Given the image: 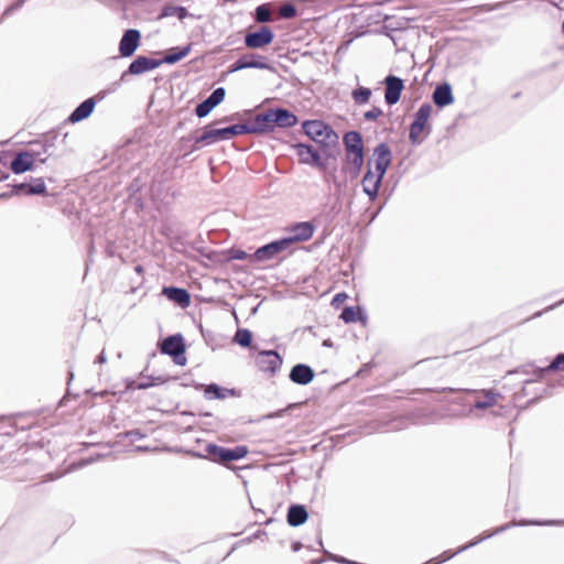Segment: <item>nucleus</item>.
Wrapping results in <instances>:
<instances>
[{
	"mask_svg": "<svg viewBox=\"0 0 564 564\" xmlns=\"http://www.w3.org/2000/svg\"><path fill=\"white\" fill-rule=\"evenodd\" d=\"M484 394L482 399H477L475 401V408L479 410H485L496 404L498 393L492 392L491 390H482Z\"/></svg>",
	"mask_w": 564,
	"mask_h": 564,
	"instance_id": "nucleus-31",
	"label": "nucleus"
},
{
	"mask_svg": "<svg viewBox=\"0 0 564 564\" xmlns=\"http://www.w3.org/2000/svg\"><path fill=\"white\" fill-rule=\"evenodd\" d=\"M541 314H542L541 312H538L534 314V316L536 317V316H540Z\"/></svg>",
	"mask_w": 564,
	"mask_h": 564,
	"instance_id": "nucleus-52",
	"label": "nucleus"
},
{
	"mask_svg": "<svg viewBox=\"0 0 564 564\" xmlns=\"http://www.w3.org/2000/svg\"><path fill=\"white\" fill-rule=\"evenodd\" d=\"M131 441H138L144 437V435L139 430H133L127 433Z\"/></svg>",
	"mask_w": 564,
	"mask_h": 564,
	"instance_id": "nucleus-41",
	"label": "nucleus"
},
{
	"mask_svg": "<svg viewBox=\"0 0 564 564\" xmlns=\"http://www.w3.org/2000/svg\"><path fill=\"white\" fill-rule=\"evenodd\" d=\"M141 34L135 29H129L124 31L120 43L119 53L122 57H130L133 55L140 44Z\"/></svg>",
	"mask_w": 564,
	"mask_h": 564,
	"instance_id": "nucleus-13",
	"label": "nucleus"
},
{
	"mask_svg": "<svg viewBox=\"0 0 564 564\" xmlns=\"http://www.w3.org/2000/svg\"><path fill=\"white\" fill-rule=\"evenodd\" d=\"M296 13L297 11L295 6L290 1L282 3L279 9V14L283 19H292L296 15Z\"/></svg>",
	"mask_w": 564,
	"mask_h": 564,
	"instance_id": "nucleus-38",
	"label": "nucleus"
},
{
	"mask_svg": "<svg viewBox=\"0 0 564 564\" xmlns=\"http://www.w3.org/2000/svg\"><path fill=\"white\" fill-rule=\"evenodd\" d=\"M307 518L308 513L302 505H292L288 510L286 520L291 527L302 525Z\"/></svg>",
	"mask_w": 564,
	"mask_h": 564,
	"instance_id": "nucleus-27",
	"label": "nucleus"
},
{
	"mask_svg": "<svg viewBox=\"0 0 564 564\" xmlns=\"http://www.w3.org/2000/svg\"><path fill=\"white\" fill-rule=\"evenodd\" d=\"M254 19L259 23H267L271 21V11L267 4H261L256 8Z\"/></svg>",
	"mask_w": 564,
	"mask_h": 564,
	"instance_id": "nucleus-37",
	"label": "nucleus"
},
{
	"mask_svg": "<svg viewBox=\"0 0 564 564\" xmlns=\"http://www.w3.org/2000/svg\"><path fill=\"white\" fill-rule=\"evenodd\" d=\"M226 90L224 87H218L195 108V113L198 118L206 117L216 106H218L225 98Z\"/></svg>",
	"mask_w": 564,
	"mask_h": 564,
	"instance_id": "nucleus-12",
	"label": "nucleus"
},
{
	"mask_svg": "<svg viewBox=\"0 0 564 564\" xmlns=\"http://www.w3.org/2000/svg\"><path fill=\"white\" fill-rule=\"evenodd\" d=\"M8 177H9L8 175H3V174H2L1 180H2V181H4V180H7Z\"/></svg>",
	"mask_w": 564,
	"mask_h": 564,
	"instance_id": "nucleus-50",
	"label": "nucleus"
},
{
	"mask_svg": "<svg viewBox=\"0 0 564 564\" xmlns=\"http://www.w3.org/2000/svg\"><path fill=\"white\" fill-rule=\"evenodd\" d=\"M135 270H137V272H140L141 271V267H137Z\"/></svg>",
	"mask_w": 564,
	"mask_h": 564,
	"instance_id": "nucleus-51",
	"label": "nucleus"
},
{
	"mask_svg": "<svg viewBox=\"0 0 564 564\" xmlns=\"http://www.w3.org/2000/svg\"><path fill=\"white\" fill-rule=\"evenodd\" d=\"M361 314H362V311L357 307H352V306H347L345 307L341 313H340V318L345 322V323H354L356 322L358 318H361Z\"/></svg>",
	"mask_w": 564,
	"mask_h": 564,
	"instance_id": "nucleus-35",
	"label": "nucleus"
},
{
	"mask_svg": "<svg viewBox=\"0 0 564 564\" xmlns=\"http://www.w3.org/2000/svg\"><path fill=\"white\" fill-rule=\"evenodd\" d=\"M248 454L246 446L239 445L234 448H226L214 443H209L205 447V454L191 452L193 457L210 459L214 463L225 464L228 462L239 460Z\"/></svg>",
	"mask_w": 564,
	"mask_h": 564,
	"instance_id": "nucleus-1",
	"label": "nucleus"
},
{
	"mask_svg": "<svg viewBox=\"0 0 564 564\" xmlns=\"http://www.w3.org/2000/svg\"><path fill=\"white\" fill-rule=\"evenodd\" d=\"M240 124L242 134L265 133L273 130L268 111L264 113H259L251 122Z\"/></svg>",
	"mask_w": 564,
	"mask_h": 564,
	"instance_id": "nucleus-17",
	"label": "nucleus"
},
{
	"mask_svg": "<svg viewBox=\"0 0 564 564\" xmlns=\"http://www.w3.org/2000/svg\"><path fill=\"white\" fill-rule=\"evenodd\" d=\"M347 295L345 293H338L335 297H334V301H341L343 299H346Z\"/></svg>",
	"mask_w": 564,
	"mask_h": 564,
	"instance_id": "nucleus-47",
	"label": "nucleus"
},
{
	"mask_svg": "<svg viewBox=\"0 0 564 564\" xmlns=\"http://www.w3.org/2000/svg\"><path fill=\"white\" fill-rule=\"evenodd\" d=\"M21 7V2H17L14 6L8 8L3 13L2 15L4 14H10L14 9H18Z\"/></svg>",
	"mask_w": 564,
	"mask_h": 564,
	"instance_id": "nucleus-43",
	"label": "nucleus"
},
{
	"mask_svg": "<svg viewBox=\"0 0 564 564\" xmlns=\"http://www.w3.org/2000/svg\"><path fill=\"white\" fill-rule=\"evenodd\" d=\"M321 562H322V561H321V560H318V561L313 562V564H319Z\"/></svg>",
	"mask_w": 564,
	"mask_h": 564,
	"instance_id": "nucleus-53",
	"label": "nucleus"
},
{
	"mask_svg": "<svg viewBox=\"0 0 564 564\" xmlns=\"http://www.w3.org/2000/svg\"><path fill=\"white\" fill-rule=\"evenodd\" d=\"M380 116H382V110L379 107H373L372 109H370L364 113V118L367 121H375Z\"/></svg>",
	"mask_w": 564,
	"mask_h": 564,
	"instance_id": "nucleus-39",
	"label": "nucleus"
},
{
	"mask_svg": "<svg viewBox=\"0 0 564 564\" xmlns=\"http://www.w3.org/2000/svg\"><path fill=\"white\" fill-rule=\"evenodd\" d=\"M245 68L271 69V66L264 56L251 53L242 55L231 64L229 73H235Z\"/></svg>",
	"mask_w": 564,
	"mask_h": 564,
	"instance_id": "nucleus-8",
	"label": "nucleus"
},
{
	"mask_svg": "<svg viewBox=\"0 0 564 564\" xmlns=\"http://www.w3.org/2000/svg\"><path fill=\"white\" fill-rule=\"evenodd\" d=\"M547 522H553L550 525L564 523V521L562 522V521H553V520H549Z\"/></svg>",
	"mask_w": 564,
	"mask_h": 564,
	"instance_id": "nucleus-48",
	"label": "nucleus"
},
{
	"mask_svg": "<svg viewBox=\"0 0 564 564\" xmlns=\"http://www.w3.org/2000/svg\"><path fill=\"white\" fill-rule=\"evenodd\" d=\"M13 195H46V185L42 177L33 178V183L7 184L2 188V198Z\"/></svg>",
	"mask_w": 564,
	"mask_h": 564,
	"instance_id": "nucleus-5",
	"label": "nucleus"
},
{
	"mask_svg": "<svg viewBox=\"0 0 564 564\" xmlns=\"http://www.w3.org/2000/svg\"><path fill=\"white\" fill-rule=\"evenodd\" d=\"M388 167L383 166V165H376L375 164V170L373 173L377 177H380V180L382 181L386 172H387Z\"/></svg>",
	"mask_w": 564,
	"mask_h": 564,
	"instance_id": "nucleus-40",
	"label": "nucleus"
},
{
	"mask_svg": "<svg viewBox=\"0 0 564 564\" xmlns=\"http://www.w3.org/2000/svg\"><path fill=\"white\" fill-rule=\"evenodd\" d=\"M432 112V106L430 104H423L417 109L414 116V120L410 126L409 139L412 144H419L421 142V133L427 124V120Z\"/></svg>",
	"mask_w": 564,
	"mask_h": 564,
	"instance_id": "nucleus-7",
	"label": "nucleus"
},
{
	"mask_svg": "<svg viewBox=\"0 0 564 564\" xmlns=\"http://www.w3.org/2000/svg\"><path fill=\"white\" fill-rule=\"evenodd\" d=\"M95 99L88 98L84 100L79 106L75 108V110L69 115L68 120L73 123L79 122L86 118H88L95 108Z\"/></svg>",
	"mask_w": 564,
	"mask_h": 564,
	"instance_id": "nucleus-24",
	"label": "nucleus"
},
{
	"mask_svg": "<svg viewBox=\"0 0 564 564\" xmlns=\"http://www.w3.org/2000/svg\"><path fill=\"white\" fill-rule=\"evenodd\" d=\"M274 34L268 26H262L259 31L247 33L245 44L249 48H261L272 43Z\"/></svg>",
	"mask_w": 564,
	"mask_h": 564,
	"instance_id": "nucleus-11",
	"label": "nucleus"
},
{
	"mask_svg": "<svg viewBox=\"0 0 564 564\" xmlns=\"http://www.w3.org/2000/svg\"><path fill=\"white\" fill-rule=\"evenodd\" d=\"M346 154L364 152L361 134L357 131H348L343 138Z\"/></svg>",
	"mask_w": 564,
	"mask_h": 564,
	"instance_id": "nucleus-26",
	"label": "nucleus"
},
{
	"mask_svg": "<svg viewBox=\"0 0 564 564\" xmlns=\"http://www.w3.org/2000/svg\"><path fill=\"white\" fill-rule=\"evenodd\" d=\"M162 293L172 302L176 303L181 307L185 308L191 304L189 293L182 288L165 286Z\"/></svg>",
	"mask_w": 564,
	"mask_h": 564,
	"instance_id": "nucleus-22",
	"label": "nucleus"
},
{
	"mask_svg": "<svg viewBox=\"0 0 564 564\" xmlns=\"http://www.w3.org/2000/svg\"><path fill=\"white\" fill-rule=\"evenodd\" d=\"M290 236L285 240H290V246L294 242L307 241L314 234V226L310 221L297 223L290 228Z\"/></svg>",
	"mask_w": 564,
	"mask_h": 564,
	"instance_id": "nucleus-19",
	"label": "nucleus"
},
{
	"mask_svg": "<svg viewBox=\"0 0 564 564\" xmlns=\"http://www.w3.org/2000/svg\"><path fill=\"white\" fill-rule=\"evenodd\" d=\"M301 549H302V543L301 542H294L292 544L293 552H299Z\"/></svg>",
	"mask_w": 564,
	"mask_h": 564,
	"instance_id": "nucleus-44",
	"label": "nucleus"
},
{
	"mask_svg": "<svg viewBox=\"0 0 564 564\" xmlns=\"http://www.w3.org/2000/svg\"><path fill=\"white\" fill-rule=\"evenodd\" d=\"M556 370H564V352L556 355L547 366L535 367L533 369V375L536 379H542L545 373Z\"/></svg>",
	"mask_w": 564,
	"mask_h": 564,
	"instance_id": "nucleus-28",
	"label": "nucleus"
},
{
	"mask_svg": "<svg viewBox=\"0 0 564 564\" xmlns=\"http://www.w3.org/2000/svg\"><path fill=\"white\" fill-rule=\"evenodd\" d=\"M248 257H249L248 253L246 251H241V250L236 251L234 254V259H237V260H245Z\"/></svg>",
	"mask_w": 564,
	"mask_h": 564,
	"instance_id": "nucleus-42",
	"label": "nucleus"
},
{
	"mask_svg": "<svg viewBox=\"0 0 564 564\" xmlns=\"http://www.w3.org/2000/svg\"><path fill=\"white\" fill-rule=\"evenodd\" d=\"M227 390L221 389L216 383H210L205 386L204 388V394L207 399L214 400V399H224L226 397Z\"/></svg>",
	"mask_w": 564,
	"mask_h": 564,
	"instance_id": "nucleus-34",
	"label": "nucleus"
},
{
	"mask_svg": "<svg viewBox=\"0 0 564 564\" xmlns=\"http://www.w3.org/2000/svg\"><path fill=\"white\" fill-rule=\"evenodd\" d=\"M42 148L43 152L32 148L26 151L17 153V155L10 163L11 171L15 174H21L26 171H30L35 162L45 163L47 158H42V154L47 153V147L43 145Z\"/></svg>",
	"mask_w": 564,
	"mask_h": 564,
	"instance_id": "nucleus-3",
	"label": "nucleus"
},
{
	"mask_svg": "<svg viewBox=\"0 0 564 564\" xmlns=\"http://www.w3.org/2000/svg\"><path fill=\"white\" fill-rule=\"evenodd\" d=\"M184 351L185 344L181 334L171 335L164 338L161 344V352L173 357L177 365H185Z\"/></svg>",
	"mask_w": 564,
	"mask_h": 564,
	"instance_id": "nucleus-6",
	"label": "nucleus"
},
{
	"mask_svg": "<svg viewBox=\"0 0 564 564\" xmlns=\"http://www.w3.org/2000/svg\"><path fill=\"white\" fill-rule=\"evenodd\" d=\"M163 15L164 17L175 15V17L178 18V20L182 21V20H184L185 18L188 17V11L184 7L170 6V7H165L164 8Z\"/></svg>",
	"mask_w": 564,
	"mask_h": 564,
	"instance_id": "nucleus-36",
	"label": "nucleus"
},
{
	"mask_svg": "<svg viewBox=\"0 0 564 564\" xmlns=\"http://www.w3.org/2000/svg\"><path fill=\"white\" fill-rule=\"evenodd\" d=\"M256 362L261 371L275 373L282 365V358L275 350H263L257 355Z\"/></svg>",
	"mask_w": 564,
	"mask_h": 564,
	"instance_id": "nucleus-10",
	"label": "nucleus"
},
{
	"mask_svg": "<svg viewBox=\"0 0 564 564\" xmlns=\"http://www.w3.org/2000/svg\"><path fill=\"white\" fill-rule=\"evenodd\" d=\"M372 91L367 87H358L352 90L351 97L356 105H365L370 100Z\"/></svg>",
	"mask_w": 564,
	"mask_h": 564,
	"instance_id": "nucleus-32",
	"label": "nucleus"
},
{
	"mask_svg": "<svg viewBox=\"0 0 564 564\" xmlns=\"http://www.w3.org/2000/svg\"><path fill=\"white\" fill-rule=\"evenodd\" d=\"M302 128L305 134L316 143L329 147L338 142V134L322 120H306Z\"/></svg>",
	"mask_w": 564,
	"mask_h": 564,
	"instance_id": "nucleus-2",
	"label": "nucleus"
},
{
	"mask_svg": "<svg viewBox=\"0 0 564 564\" xmlns=\"http://www.w3.org/2000/svg\"><path fill=\"white\" fill-rule=\"evenodd\" d=\"M162 65L159 59L150 58L148 56H138L129 65L128 69L121 74L120 80H126L128 75H141L145 72L153 70Z\"/></svg>",
	"mask_w": 564,
	"mask_h": 564,
	"instance_id": "nucleus-9",
	"label": "nucleus"
},
{
	"mask_svg": "<svg viewBox=\"0 0 564 564\" xmlns=\"http://www.w3.org/2000/svg\"><path fill=\"white\" fill-rule=\"evenodd\" d=\"M272 129L274 126L291 128L297 123V117L288 109L276 108L268 110Z\"/></svg>",
	"mask_w": 564,
	"mask_h": 564,
	"instance_id": "nucleus-16",
	"label": "nucleus"
},
{
	"mask_svg": "<svg viewBox=\"0 0 564 564\" xmlns=\"http://www.w3.org/2000/svg\"><path fill=\"white\" fill-rule=\"evenodd\" d=\"M106 360H107V359H106V355H105V352L102 351V352L97 357V361H98L99 364H104V362H106Z\"/></svg>",
	"mask_w": 564,
	"mask_h": 564,
	"instance_id": "nucleus-45",
	"label": "nucleus"
},
{
	"mask_svg": "<svg viewBox=\"0 0 564 564\" xmlns=\"http://www.w3.org/2000/svg\"><path fill=\"white\" fill-rule=\"evenodd\" d=\"M234 341L241 347H250L252 333L247 328H239L234 336Z\"/></svg>",
	"mask_w": 564,
	"mask_h": 564,
	"instance_id": "nucleus-33",
	"label": "nucleus"
},
{
	"mask_svg": "<svg viewBox=\"0 0 564 564\" xmlns=\"http://www.w3.org/2000/svg\"><path fill=\"white\" fill-rule=\"evenodd\" d=\"M241 124H234L226 128L206 127L203 133L195 139L196 143L213 144L217 141L230 140L232 137L242 134Z\"/></svg>",
	"mask_w": 564,
	"mask_h": 564,
	"instance_id": "nucleus-4",
	"label": "nucleus"
},
{
	"mask_svg": "<svg viewBox=\"0 0 564 564\" xmlns=\"http://www.w3.org/2000/svg\"><path fill=\"white\" fill-rule=\"evenodd\" d=\"M433 102L440 107H446L454 102L452 87L448 83L437 85L432 95Z\"/></svg>",
	"mask_w": 564,
	"mask_h": 564,
	"instance_id": "nucleus-23",
	"label": "nucleus"
},
{
	"mask_svg": "<svg viewBox=\"0 0 564 564\" xmlns=\"http://www.w3.org/2000/svg\"><path fill=\"white\" fill-rule=\"evenodd\" d=\"M290 247V240L284 238L272 241L257 249L253 257L258 261H265L272 259L276 253L286 250Z\"/></svg>",
	"mask_w": 564,
	"mask_h": 564,
	"instance_id": "nucleus-14",
	"label": "nucleus"
},
{
	"mask_svg": "<svg viewBox=\"0 0 564 564\" xmlns=\"http://www.w3.org/2000/svg\"><path fill=\"white\" fill-rule=\"evenodd\" d=\"M386 90L384 100L392 106L400 100L401 93L404 88L403 80L394 75H389L384 79Z\"/></svg>",
	"mask_w": 564,
	"mask_h": 564,
	"instance_id": "nucleus-15",
	"label": "nucleus"
},
{
	"mask_svg": "<svg viewBox=\"0 0 564 564\" xmlns=\"http://www.w3.org/2000/svg\"><path fill=\"white\" fill-rule=\"evenodd\" d=\"M229 118L228 117H224V119L219 120L218 122H225L227 121Z\"/></svg>",
	"mask_w": 564,
	"mask_h": 564,
	"instance_id": "nucleus-49",
	"label": "nucleus"
},
{
	"mask_svg": "<svg viewBox=\"0 0 564 564\" xmlns=\"http://www.w3.org/2000/svg\"><path fill=\"white\" fill-rule=\"evenodd\" d=\"M152 384L150 382H140L138 384V389H147L149 387H151Z\"/></svg>",
	"mask_w": 564,
	"mask_h": 564,
	"instance_id": "nucleus-46",
	"label": "nucleus"
},
{
	"mask_svg": "<svg viewBox=\"0 0 564 564\" xmlns=\"http://www.w3.org/2000/svg\"><path fill=\"white\" fill-rule=\"evenodd\" d=\"M289 378L296 384L306 386L314 379V371L305 364H297L292 367Z\"/></svg>",
	"mask_w": 564,
	"mask_h": 564,
	"instance_id": "nucleus-20",
	"label": "nucleus"
},
{
	"mask_svg": "<svg viewBox=\"0 0 564 564\" xmlns=\"http://www.w3.org/2000/svg\"><path fill=\"white\" fill-rule=\"evenodd\" d=\"M380 177H377L370 166V163L368 164L367 173L365 174L362 178V189L364 192L369 196V199L373 202L378 196V191L381 185Z\"/></svg>",
	"mask_w": 564,
	"mask_h": 564,
	"instance_id": "nucleus-21",
	"label": "nucleus"
},
{
	"mask_svg": "<svg viewBox=\"0 0 564 564\" xmlns=\"http://www.w3.org/2000/svg\"><path fill=\"white\" fill-rule=\"evenodd\" d=\"M373 155L376 165H383L389 167L391 164V151L386 143H380L377 145Z\"/></svg>",
	"mask_w": 564,
	"mask_h": 564,
	"instance_id": "nucleus-30",
	"label": "nucleus"
},
{
	"mask_svg": "<svg viewBox=\"0 0 564 564\" xmlns=\"http://www.w3.org/2000/svg\"><path fill=\"white\" fill-rule=\"evenodd\" d=\"M299 160L303 164H313L317 167H323L321 154L310 144L297 143L293 145Z\"/></svg>",
	"mask_w": 564,
	"mask_h": 564,
	"instance_id": "nucleus-18",
	"label": "nucleus"
},
{
	"mask_svg": "<svg viewBox=\"0 0 564 564\" xmlns=\"http://www.w3.org/2000/svg\"><path fill=\"white\" fill-rule=\"evenodd\" d=\"M365 162L364 152L346 154L345 171L355 178L359 175Z\"/></svg>",
	"mask_w": 564,
	"mask_h": 564,
	"instance_id": "nucleus-25",
	"label": "nucleus"
},
{
	"mask_svg": "<svg viewBox=\"0 0 564 564\" xmlns=\"http://www.w3.org/2000/svg\"><path fill=\"white\" fill-rule=\"evenodd\" d=\"M191 50H192V45L191 44H188L186 46H183V47H173L160 61L162 62V64L163 63H165V64H175L178 61H181L182 58H184L185 56H187L189 54Z\"/></svg>",
	"mask_w": 564,
	"mask_h": 564,
	"instance_id": "nucleus-29",
	"label": "nucleus"
},
{
	"mask_svg": "<svg viewBox=\"0 0 564 564\" xmlns=\"http://www.w3.org/2000/svg\"><path fill=\"white\" fill-rule=\"evenodd\" d=\"M562 29H563V33H564V21H563V25H562Z\"/></svg>",
	"mask_w": 564,
	"mask_h": 564,
	"instance_id": "nucleus-54",
	"label": "nucleus"
}]
</instances>
